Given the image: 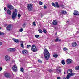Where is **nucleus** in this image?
I'll return each instance as SVG.
<instances>
[{"label":"nucleus","mask_w":79,"mask_h":79,"mask_svg":"<svg viewBox=\"0 0 79 79\" xmlns=\"http://www.w3.org/2000/svg\"><path fill=\"white\" fill-rule=\"evenodd\" d=\"M43 53L44 54V56L46 60H48L50 58V53L47 49H44Z\"/></svg>","instance_id":"nucleus-1"},{"label":"nucleus","mask_w":79,"mask_h":79,"mask_svg":"<svg viewBox=\"0 0 79 79\" xmlns=\"http://www.w3.org/2000/svg\"><path fill=\"white\" fill-rule=\"evenodd\" d=\"M18 11L16 9H15L14 10V11L13 12V13L12 15V18L14 21H15L16 18V16L17 15Z\"/></svg>","instance_id":"nucleus-2"},{"label":"nucleus","mask_w":79,"mask_h":79,"mask_svg":"<svg viewBox=\"0 0 79 79\" xmlns=\"http://www.w3.org/2000/svg\"><path fill=\"white\" fill-rule=\"evenodd\" d=\"M31 50L33 52H36L37 51V49L36 48V46L35 45H33L31 47Z\"/></svg>","instance_id":"nucleus-3"},{"label":"nucleus","mask_w":79,"mask_h":79,"mask_svg":"<svg viewBox=\"0 0 79 79\" xmlns=\"http://www.w3.org/2000/svg\"><path fill=\"white\" fill-rule=\"evenodd\" d=\"M52 5L55 8H60V6L58 5V2H56L55 3L52 2Z\"/></svg>","instance_id":"nucleus-4"},{"label":"nucleus","mask_w":79,"mask_h":79,"mask_svg":"<svg viewBox=\"0 0 79 79\" xmlns=\"http://www.w3.org/2000/svg\"><path fill=\"white\" fill-rule=\"evenodd\" d=\"M27 7L30 11H32V5L31 4H29L27 5Z\"/></svg>","instance_id":"nucleus-5"},{"label":"nucleus","mask_w":79,"mask_h":79,"mask_svg":"<svg viewBox=\"0 0 79 79\" xmlns=\"http://www.w3.org/2000/svg\"><path fill=\"white\" fill-rule=\"evenodd\" d=\"M12 70L14 72H16L18 71V68L16 65H13L12 67Z\"/></svg>","instance_id":"nucleus-6"},{"label":"nucleus","mask_w":79,"mask_h":79,"mask_svg":"<svg viewBox=\"0 0 79 79\" xmlns=\"http://www.w3.org/2000/svg\"><path fill=\"white\" fill-rule=\"evenodd\" d=\"M22 53L23 55H26L28 53V51L26 50H23L22 52Z\"/></svg>","instance_id":"nucleus-7"},{"label":"nucleus","mask_w":79,"mask_h":79,"mask_svg":"<svg viewBox=\"0 0 79 79\" xmlns=\"http://www.w3.org/2000/svg\"><path fill=\"white\" fill-rule=\"evenodd\" d=\"M4 76L5 77H6L7 78L10 77V73H8V72H6L4 74Z\"/></svg>","instance_id":"nucleus-8"},{"label":"nucleus","mask_w":79,"mask_h":79,"mask_svg":"<svg viewBox=\"0 0 79 79\" xmlns=\"http://www.w3.org/2000/svg\"><path fill=\"white\" fill-rule=\"evenodd\" d=\"M72 61H73V60L70 59H68L66 61L67 63L68 64H71L72 63Z\"/></svg>","instance_id":"nucleus-9"},{"label":"nucleus","mask_w":79,"mask_h":79,"mask_svg":"<svg viewBox=\"0 0 79 79\" xmlns=\"http://www.w3.org/2000/svg\"><path fill=\"white\" fill-rule=\"evenodd\" d=\"M5 60L7 61H10V57L8 55L6 56H5Z\"/></svg>","instance_id":"nucleus-10"},{"label":"nucleus","mask_w":79,"mask_h":79,"mask_svg":"<svg viewBox=\"0 0 79 79\" xmlns=\"http://www.w3.org/2000/svg\"><path fill=\"white\" fill-rule=\"evenodd\" d=\"M56 71L58 73H61V69L60 67H58V68L56 69Z\"/></svg>","instance_id":"nucleus-11"},{"label":"nucleus","mask_w":79,"mask_h":79,"mask_svg":"<svg viewBox=\"0 0 79 79\" xmlns=\"http://www.w3.org/2000/svg\"><path fill=\"white\" fill-rule=\"evenodd\" d=\"M73 14L74 16H76V15H79V12L76 11H74Z\"/></svg>","instance_id":"nucleus-12"},{"label":"nucleus","mask_w":79,"mask_h":79,"mask_svg":"<svg viewBox=\"0 0 79 79\" xmlns=\"http://www.w3.org/2000/svg\"><path fill=\"white\" fill-rule=\"evenodd\" d=\"M16 43H18L19 41V40L16 39H15V38H13L12 39Z\"/></svg>","instance_id":"nucleus-13"},{"label":"nucleus","mask_w":79,"mask_h":79,"mask_svg":"<svg viewBox=\"0 0 79 79\" xmlns=\"http://www.w3.org/2000/svg\"><path fill=\"white\" fill-rule=\"evenodd\" d=\"M20 45L21 47H22L23 48H24V43H23V42H21V43H20Z\"/></svg>","instance_id":"nucleus-14"},{"label":"nucleus","mask_w":79,"mask_h":79,"mask_svg":"<svg viewBox=\"0 0 79 79\" xmlns=\"http://www.w3.org/2000/svg\"><path fill=\"white\" fill-rule=\"evenodd\" d=\"M52 24L53 25H54L55 26L56 25H57V24H58V23L56 22V20H53L52 22Z\"/></svg>","instance_id":"nucleus-15"},{"label":"nucleus","mask_w":79,"mask_h":79,"mask_svg":"<svg viewBox=\"0 0 79 79\" xmlns=\"http://www.w3.org/2000/svg\"><path fill=\"white\" fill-rule=\"evenodd\" d=\"M6 29L8 31H10V25H9L6 27Z\"/></svg>","instance_id":"nucleus-16"},{"label":"nucleus","mask_w":79,"mask_h":79,"mask_svg":"<svg viewBox=\"0 0 79 79\" xmlns=\"http://www.w3.org/2000/svg\"><path fill=\"white\" fill-rule=\"evenodd\" d=\"M72 73V69H69L67 71L68 74H70Z\"/></svg>","instance_id":"nucleus-17"},{"label":"nucleus","mask_w":79,"mask_h":79,"mask_svg":"<svg viewBox=\"0 0 79 79\" xmlns=\"http://www.w3.org/2000/svg\"><path fill=\"white\" fill-rule=\"evenodd\" d=\"M62 40H59L58 38H56V39L54 40L55 42H60Z\"/></svg>","instance_id":"nucleus-18"},{"label":"nucleus","mask_w":79,"mask_h":79,"mask_svg":"<svg viewBox=\"0 0 79 79\" xmlns=\"http://www.w3.org/2000/svg\"><path fill=\"white\" fill-rule=\"evenodd\" d=\"M76 45L77 44L76 42H74V43H73L72 44V45L73 47H76Z\"/></svg>","instance_id":"nucleus-19"},{"label":"nucleus","mask_w":79,"mask_h":79,"mask_svg":"<svg viewBox=\"0 0 79 79\" xmlns=\"http://www.w3.org/2000/svg\"><path fill=\"white\" fill-rule=\"evenodd\" d=\"M10 10H14V7L12 5H10Z\"/></svg>","instance_id":"nucleus-20"},{"label":"nucleus","mask_w":79,"mask_h":79,"mask_svg":"<svg viewBox=\"0 0 79 79\" xmlns=\"http://www.w3.org/2000/svg\"><path fill=\"white\" fill-rule=\"evenodd\" d=\"M10 49L11 52H15V51L16 50V49L15 48H10Z\"/></svg>","instance_id":"nucleus-21"},{"label":"nucleus","mask_w":79,"mask_h":79,"mask_svg":"<svg viewBox=\"0 0 79 79\" xmlns=\"http://www.w3.org/2000/svg\"><path fill=\"white\" fill-rule=\"evenodd\" d=\"M7 13L8 15H10V10L8 9L7 10Z\"/></svg>","instance_id":"nucleus-22"},{"label":"nucleus","mask_w":79,"mask_h":79,"mask_svg":"<svg viewBox=\"0 0 79 79\" xmlns=\"http://www.w3.org/2000/svg\"><path fill=\"white\" fill-rule=\"evenodd\" d=\"M61 13H62V14H63L64 15H66V14L67 13V12L66 11L62 10L61 12Z\"/></svg>","instance_id":"nucleus-23"},{"label":"nucleus","mask_w":79,"mask_h":79,"mask_svg":"<svg viewBox=\"0 0 79 79\" xmlns=\"http://www.w3.org/2000/svg\"><path fill=\"white\" fill-rule=\"evenodd\" d=\"M70 77H71V76L70 75L68 74L67 75L66 77V79H69V78H70Z\"/></svg>","instance_id":"nucleus-24"},{"label":"nucleus","mask_w":79,"mask_h":79,"mask_svg":"<svg viewBox=\"0 0 79 79\" xmlns=\"http://www.w3.org/2000/svg\"><path fill=\"white\" fill-rule=\"evenodd\" d=\"M58 55L57 54L53 55V57H54V58H57V57H58Z\"/></svg>","instance_id":"nucleus-25"},{"label":"nucleus","mask_w":79,"mask_h":79,"mask_svg":"<svg viewBox=\"0 0 79 79\" xmlns=\"http://www.w3.org/2000/svg\"><path fill=\"white\" fill-rule=\"evenodd\" d=\"M61 63L63 65H64V64H65V62H64V60H62L61 61Z\"/></svg>","instance_id":"nucleus-26"},{"label":"nucleus","mask_w":79,"mask_h":79,"mask_svg":"<svg viewBox=\"0 0 79 79\" xmlns=\"http://www.w3.org/2000/svg\"><path fill=\"white\" fill-rule=\"evenodd\" d=\"M75 69L76 70H79V66H77L75 67Z\"/></svg>","instance_id":"nucleus-27"},{"label":"nucleus","mask_w":79,"mask_h":79,"mask_svg":"<svg viewBox=\"0 0 79 79\" xmlns=\"http://www.w3.org/2000/svg\"><path fill=\"white\" fill-rule=\"evenodd\" d=\"M11 74L12 75L11 76H10V77L12 78L14 76L13 75V73H12V72H11Z\"/></svg>","instance_id":"nucleus-28"},{"label":"nucleus","mask_w":79,"mask_h":79,"mask_svg":"<svg viewBox=\"0 0 79 79\" xmlns=\"http://www.w3.org/2000/svg\"><path fill=\"white\" fill-rule=\"evenodd\" d=\"M5 35V33L2 32H0V35Z\"/></svg>","instance_id":"nucleus-29"},{"label":"nucleus","mask_w":79,"mask_h":79,"mask_svg":"<svg viewBox=\"0 0 79 79\" xmlns=\"http://www.w3.org/2000/svg\"><path fill=\"white\" fill-rule=\"evenodd\" d=\"M38 31L39 33H42L43 32L41 29L39 30Z\"/></svg>","instance_id":"nucleus-30"},{"label":"nucleus","mask_w":79,"mask_h":79,"mask_svg":"<svg viewBox=\"0 0 79 79\" xmlns=\"http://www.w3.org/2000/svg\"><path fill=\"white\" fill-rule=\"evenodd\" d=\"M22 27L23 28H24L26 27V23H24L22 25Z\"/></svg>","instance_id":"nucleus-31"},{"label":"nucleus","mask_w":79,"mask_h":79,"mask_svg":"<svg viewBox=\"0 0 79 79\" xmlns=\"http://www.w3.org/2000/svg\"><path fill=\"white\" fill-rule=\"evenodd\" d=\"M20 71H21V72H22V73H23V72H24V69L23 68H21Z\"/></svg>","instance_id":"nucleus-32"},{"label":"nucleus","mask_w":79,"mask_h":79,"mask_svg":"<svg viewBox=\"0 0 79 79\" xmlns=\"http://www.w3.org/2000/svg\"><path fill=\"white\" fill-rule=\"evenodd\" d=\"M74 74H75V73H70L69 75H70V76H74Z\"/></svg>","instance_id":"nucleus-33"},{"label":"nucleus","mask_w":79,"mask_h":79,"mask_svg":"<svg viewBox=\"0 0 79 79\" xmlns=\"http://www.w3.org/2000/svg\"><path fill=\"white\" fill-rule=\"evenodd\" d=\"M39 5H42L43 4L42 2L41 1H39Z\"/></svg>","instance_id":"nucleus-34"},{"label":"nucleus","mask_w":79,"mask_h":79,"mask_svg":"<svg viewBox=\"0 0 79 79\" xmlns=\"http://www.w3.org/2000/svg\"><path fill=\"white\" fill-rule=\"evenodd\" d=\"M63 50L64 51H66V50H68V49L67 48L65 47L63 48Z\"/></svg>","instance_id":"nucleus-35"},{"label":"nucleus","mask_w":79,"mask_h":79,"mask_svg":"<svg viewBox=\"0 0 79 79\" xmlns=\"http://www.w3.org/2000/svg\"><path fill=\"white\" fill-rule=\"evenodd\" d=\"M7 6L8 8H9V9H10V5L9 4H7Z\"/></svg>","instance_id":"nucleus-36"},{"label":"nucleus","mask_w":79,"mask_h":79,"mask_svg":"<svg viewBox=\"0 0 79 79\" xmlns=\"http://www.w3.org/2000/svg\"><path fill=\"white\" fill-rule=\"evenodd\" d=\"M33 25L35 26H36V24H35V22H34L33 23Z\"/></svg>","instance_id":"nucleus-37"},{"label":"nucleus","mask_w":79,"mask_h":79,"mask_svg":"<svg viewBox=\"0 0 79 79\" xmlns=\"http://www.w3.org/2000/svg\"><path fill=\"white\" fill-rule=\"evenodd\" d=\"M39 35H35V37H36V38H39Z\"/></svg>","instance_id":"nucleus-38"},{"label":"nucleus","mask_w":79,"mask_h":79,"mask_svg":"<svg viewBox=\"0 0 79 79\" xmlns=\"http://www.w3.org/2000/svg\"><path fill=\"white\" fill-rule=\"evenodd\" d=\"M43 8L44 9H47V6L44 5L43 6Z\"/></svg>","instance_id":"nucleus-39"},{"label":"nucleus","mask_w":79,"mask_h":79,"mask_svg":"<svg viewBox=\"0 0 79 79\" xmlns=\"http://www.w3.org/2000/svg\"><path fill=\"white\" fill-rule=\"evenodd\" d=\"M43 32L45 34L47 33V31L45 29H43Z\"/></svg>","instance_id":"nucleus-40"},{"label":"nucleus","mask_w":79,"mask_h":79,"mask_svg":"<svg viewBox=\"0 0 79 79\" xmlns=\"http://www.w3.org/2000/svg\"><path fill=\"white\" fill-rule=\"evenodd\" d=\"M60 6L62 7V8H64V6L63 5H60Z\"/></svg>","instance_id":"nucleus-41"},{"label":"nucleus","mask_w":79,"mask_h":79,"mask_svg":"<svg viewBox=\"0 0 79 79\" xmlns=\"http://www.w3.org/2000/svg\"><path fill=\"white\" fill-rule=\"evenodd\" d=\"M23 28H21V29H20L19 30L20 32H23Z\"/></svg>","instance_id":"nucleus-42"},{"label":"nucleus","mask_w":79,"mask_h":79,"mask_svg":"<svg viewBox=\"0 0 79 79\" xmlns=\"http://www.w3.org/2000/svg\"><path fill=\"white\" fill-rule=\"evenodd\" d=\"M31 47V45H28L27 46V48H29V47Z\"/></svg>","instance_id":"nucleus-43"},{"label":"nucleus","mask_w":79,"mask_h":79,"mask_svg":"<svg viewBox=\"0 0 79 79\" xmlns=\"http://www.w3.org/2000/svg\"><path fill=\"white\" fill-rule=\"evenodd\" d=\"M10 29L11 30L13 28V26H12V25H10Z\"/></svg>","instance_id":"nucleus-44"},{"label":"nucleus","mask_w":79,"mask_h":79,"mask_svg":"<svg viewBox=\"0 0 79 79\" xmlns=\"http://www.w3.org/2000/svg\"><path fill=\"white\" fill-rule=\"evenodd\" d=\"M38 61L39 63H42V61L40 60H38Z\"/></svg>","instance_id":"nucleus-45"},{"label":"nucleus","mask_w":79,"mask_h":79,"mask_svg":"<svg viewBox=\"0 0 79 79\" xmlns=\"http://www.w3.org/2000/svg\"><path fill=\"white\" fill-rule=\"evenodd\" d=\"M18 18H20L21 17V15L20 14H18Z\"/></svg>","instance_id":"nucleus-46"},{"label":"nucleus","mask_w":79,"mask_h":79,"mask_svg":"<svg viewBox=\"0 0 79 79\" xmlns=\"http://www.w3.org/2000/svg\"><path fill=\"white\" fill-rule=\"evenodd\" d=\"M7 10V9H6V7L4 8V10H5V11H6Z\"/></svg>","instance_id":"nucleus-47"},{"label":"nucleus","mask_w":79,"mask_h":79,"mask_svg":"<svg viewBox=\"0 0 79 79\" xmlns=\"http://www.w3.org/2000/svg\"><path fill=\"white\" fill-rule=\"evenodd\" d=\"M57 79H61V77H58L57 78Z\"/></svg>","instance_id":"nucleus-48"},{"label":"nucleus","mask_w":79,"mask_h":79,"mask_svg":"<svg viewBox=\"0 0 79 79\" xmlns=\"http://www.w3.org/2000/svg\"><path fill=\"white\" fill-rule=\"evenodd\" d=\"M3 44V43L2 42H0V45H2Z\"/></svg>","instance_id":"nucleus-49"},{"label":"nucleus","mask_w":79,"mask_h":79,"mask_svg":"<svg viewBox=\"0 0 79 79\" xmlns=\"http://www.w3.org/2000/svg\"><path fill=\"white\" fill-rule=\"evenodd\" d=\"M2 68L0 67V71H2Z\"/></svg>","instance_id":"nucleus-50"},{"label":"nucleus","mask_w":79,"mask_h":79,"mask_svg":"<svg viewBox=\"0 0 79 79\" xmlns=\"http://www.w3.org/2000/svg\"><path fill=\"white\" fill-rule=\"evenodd\" d=\"M7 50L8 52H9L10 50V49H8Z\"/></svg>","instance_id":"nucleus-51"},{"label":"nucleus","mask_w":79,"mask_h":79,"mask_svg":"<svg viewBox=\"0 0 79 79\" xmlns=\"http://www.w3.org/2000/svg\"><path fill=\"white\" fill-rule=\"evenodd\" d=\"M77 34H79V31H77Z\"/></svg>","instance_id":"nucleus-52"},{"label":"nucleus","mask_w":79,"mask_h":79,"mask_svg":"<svg viewBox=\"0 0 79 79\" xmlns=\"http://www.w3.org/2000/svg\"><path fill=\"white\" fill-rule=\"evenodd\" d=\"M63 79H66V78L65 77H64Z\"/></svg>","instance_id":"nucleus-53"},{"label":"nucleus","mask_w":79,"mask_h":79,"mask_svg":"<svg viewBox=\"0 0 79 79\" xmlns=\"http://www.w3.org/2000/svg\"><path fill=\"white\" fill-rule=\"evenodd\" d=\"M55 34H56V35L57 34V32H56Z\"/></svg>","instance_id":"nucleus-54"},{"label":"nucleus","mask_w":79,"mask_h":79,"mask_svg":"<svg viewBox=\"0 0 79 79\" xmlns=\"http://www.w3.org/2000/svg\"><path fill=\"white\" fill-rule=\"evenodd\" d=\"M64 74H65V72H64Z\"/></svg>","instance_id":"nucleus-55"},{"label":"nucleus","mask_w":79,"mask_h":79,"mask_svg":"<svg viewBox=\"0 0 79 79\" xmlns=\"http://www.w3.org/2000/svg\"><path fill=\"white\" fill-rule=\"evenodd\" d=\"M7 25H6V24L5 25V26H7Z\"/></svg>","instance_id":"nucleus-56"},{"label":"nucleus","mask_w":79,"mask_h":79,"mask_svg":"<svg viewBox=\"0 0 79 79\" xmlns=\"http://www.w3.org/2000/svg\"><path fill=\"white\" fill-rule=\"evenodd\" d=\"M13 62H14V63L15 62V61H13Z\"/></svg>","instance_id":"nucleus-57"},{"label":"nucleus","mask_w":79,"mask_h":79,"mask_svg":"<svg viewBox=\"0 0 79 79\" xmlns=\"http://www.w3.org/2000/svg\"><path fill=\"white\" fill-rule=\"evenodd\" d=\"M0 29H1V27H0Z\"/></svg>","instance_id":"nucleus-58"},{"label":"nucleus","mask_w":79,"mask_h":79,"mask_svg":"<svg viewBox=\"0 0 79 79\" xmlns=\"http://www.w3.org/2000/svg\"><path fill=\"white\" fill-rule=\"evenodd\" d=\"M67 22H68V21H67Z\"/></svg>","instance_id":"nucleus-59"},{"label":"nucleus","mask_w":79,"mask_h":79,"mask_svg":"<svg viewBox=\"0 0 79 79\" xmlns=\"http://www.w3.org/2000/svg\"><path fill=\"white\" fill-rule=\"evenodd\" d=\"M10 12H11V11H10Z\"/></svg>","instance_id":"nucleus-60"}]
</instances>
